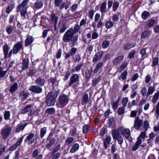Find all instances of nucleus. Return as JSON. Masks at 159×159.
I'll use <instances>...</instances> for the list:
<instances>
[{"mask_svg":"<svg viewBox=\"0 0 159 159\" xmlns=\"http://www.w3.org/2000/svg\"><path fill=\"white\" fill-rule=\"evenodd\" d=\"M74 35L73 28H70L64 34L62 39L63 41L65 43L71 41L72 46H74L77 43L79 38L78 35Z\"/></svg>","mask_w":159,"mask_h":159,"instance_id":"f257e3e1","label":"nucleus"},{"mask_svg":"<svg viewBox=\"0 0 159 159\" xmlns=\"http://www.w3.org/2000/svg\"><path fill=\"white\" fill-rule=\"evenodd\" d=\"M29 0H24L17 7L16 11L17 12H20V15L23 17V18H25V14L27 12V6Z\"/></svg>","mask_w":159,"mask_h":159,"instance_id":"f03ea898","label":"nucleus"},{"mask_svg":"<svg viewBox=\"0 0 159 159\" xmlns=\"http://www.w3.org/2000/svg\"><path fill=\"white\" fill-rule=\"evenodd\" d=\"M55 93L49 92L46 99V103L48 106H51L54 105L56 102L57 96H55Z\"/></svg>","mask_w":159,"mask_h":159,"instance_id":"7ed1b4c3","label":"nucleus"},{"mask_svg":"<svg viewBox=\"0 0 159 159\" xmlns=\"http://www.w3.org/2000/svg\"><path fill=\"white\" fill-rule=\"evenodd\" d=\"M11 131V128L8 125H6L1 130V134L2 138L6 139L10 134Z\"/></svg>","mask_w":159,"mask_h":159,"instance_id":"20e7f679","label":"nucleus"},{"mask_svg":"<svg viewBox=\"0 0 159 159\" xmlns=\"http://www.w3.org/2000/svg\"><path fill=\"white\" fill-rule=\"evenodd\" d=\"M119 133L123 135L127 139H130V133L129 129H124V127H120L116 130Z\"/></svg>","mask_w":159,"mask_h":159,"instance_id":"39448f33","label":"nucleus"},{"mask_svg":"<svg viewBox=\"0 0 159 159\" xmlns=\"http://www.w3.org/2000/svg\"><path fill=\"white\" fill-rule=\"evenodd\" d=\"M112 134L114 140H117L119 144H121L123 142V139L120 133L116 129H114L112 132Z\"/></svg>","mask_w":159,"mask_h":159,"instance_id":"423d86ee","label":"nucleus"},{"mask_svg":"<svg viewBox=\"0 0 159 159\" xmlns=\"http://www.w3.org/2000/svg\"><path fill=\"white\" fill-rule=\"evenodd\" d=\"M79 77L78 74H74L70 77V82L68 83V85L66 88H67L71 87L74 83L79 81Z\"/></svg>","mask_w":159,"mask_h":159,"instance_id":"0eeeda50","label":"nucleus"},{"mask_svg":"<svg viewBox=\"0 0 159 159\" xmlns=\"http://www.w3.org/2000/svg\"><path fill=\"white\" fill-rule=\"evenodd\" d=\"M35 138L34 134L32 133H30L26 137L25 140V142L28 144H31L34 142Z\"/></svg>","mask_w":159,"mask_h":159,"instance_id":"6e6552de","label":"nucleus"},{"mask_svg":"<svg viewBox=\"0 0 159 159\" xmlns=\"http://www.w3.org/2000/svg\"><path fill=\"white\" fill-rule=\"evenodd\" d=\"M23 48L22 43L21 42H19L15 44L13 48V52L16 54L18 53L20 49Z\"/></svg>","mask_w":159,"mask_h":159,"instance_id":"1a4fd4ad","label":"nucleus"},{"mask_svg":"<svg viewBox=\"0 0 159 159\" xmlns=\"http://www.w3.org/2000/svg\"><path fill=\"white\" fill-rule=\"evenodd\" d=\"M143 121L142 120L139 119V117L135 118L134 121V124L133 127L136 129H138L140 128L143 125Z\"/></svg>","mask_w":159,"mask_h":159,"instance_id":"9d476101","label":"nucleus"},{"mask_svg":"<svg viewBox=\"0 0 159 159\" xmlns=\"http://www.w3.org/2000/svg\"><path fill=\"white\" fill-rule=\"evenodd\" d=\"M59 102L61 107H63L68 103V99L66 96L62 95L59 98Z\"/></svg>","mask_w":159,"mask_h":159,"instance_id":"9b49d317","label":"nucleus"},{"mask_svg":"<svg viewBox=\"0 0 159 159\" xmlns=\"http://www.w3.org/2000/svg\"><path fill=\"white\" fill-rule=\"evenodd\" d=\"M29 90L32 92L38 94L42 92V89L39 86L33 85L29 88Z\"/></svg>","mask_w":159,"mask_h":159,"instance_id":"f8f14e48","label":"nucleus"},{"mask_svg":"<svg viewBox=\"0 0 159 159\" xmlns=\"http://www.w3.org/2000/svg\"><path fill=\"white\" fill-rule=\"evenodd\" d=\"M104 54V52L102 51H98L94 56L93 62H96L99 61L103 56Z\"/></svg>","mask_w":159,"mask_h":159,"instance_id":"ddd939ff","label":"nucleus"},{"mask_svg":"<svg viewBox=\"0 0 159 159\" xmlns=\"http://www.w3.org/2000/svg\"><path fill=\"white\" fill-rule=\"evenodd\" d=\"M58 27L61 33H63L66 29V23L63 20H60L59 23Z\"/></svg>","mask_w":159,"mask_h":159,"instance_id":"4468645a","label":"nucleus"},{"mask_svg":"<svg viewBox=\"0 0 159 159\" xmlns=\"http://www.w3.org/2000/svg\"><path fill=\"white\" fill-rule=\"evenodd\" d=\"M45 82V80L41 77H39L37 78L35 81V83L36 84L39 86H43Z\"/></svg>","mask_w":159,"mask_h":159,"instance_id":"2eb2a0df","label":"nucleus"},{"mask_svg":"<svg viewBox=\"0 0 159 159\" xmlns=\"http://www.w3.org/2000/svg\"><path fill=\"white\" fill-rule=\"evenodd\" d=\"M124 59V57L123 55H120L115 58L113 61V64L116 65L119 63Z\"/></svg>","mask_w":159,"mask_h":159,"instance_id":"dca6fc26","label":"nucleus"},{"mask_svg":"<svg viewBox=\"0 0 159 159\" xmlns=\"http://www.w3.org/2000/svg\"><path fill=\"white\" fill-rule=\"evenodd\" d=\"M111 141V137L110 136H107L104 139V145L106 149H107V145L109 144Z\"/></svg>","mask_w":159,"mask_h":159,"instance_id":"f3484780","label":"nucleus"},{"mask_svg":"<svg viewBox=\"0 0 159 159\" xmlns=\"http://www.w3.org/2000/svg\"><path fill=\"white\" fill-rule=\"evenodd\" d=\"M34 41V39L32 36H28L25 42V46L27 47L31 44Z\"/></svg>","mask_w":159,"mask_h":159,"instance_id":"a211bd4d","label":"nucleus"},{"mask_svg":"<svg viewBox=\"0 0 159 159\" xmlns=\"http://www.w3.org/2000/svg\"><path fill=\"white\" fill-rule=\"evenodd\" d=\"M29 94L26 92L23 91L19 94V98L22 101H25L28 97Z\"/></svg>","mask_w":159,"mask_h":159,"instance_id":"6ab92c4d","label":"nucleus"},{"mask_svg":"<svg viewBox=\"0 0 159 159\" xmlns=\"http://www.w3.org/2000/svg\"><path fill=\"white\" fill-rule=\"evenodd\" d=\"M29 59L28 58L24 59L22 62V67L23 70L26 69L28 67Z\"/></svg>","mask_w":159,"mask_h":159,"instance_id":"aec40b11","label":"nucleus"},{"mask_svg":"<svg viewBox=\"0 0 159 159\" xmlns=\"http://www.w3.org/2000/svg\"><path fill=\"white\" fill-rule=\"evenodd\" d=\"M27 125V123H25L21 125H18L16 129V132H19L23 130Z\"/></svg>","mask_w":159,"mask_h":159,"instance_id":"412c9836","label":"nucleus"},{"mask_svg":"<svg viewBox=\"0 0 159 159\" xmlns=\"http://www.w3.org/2000/svg\"><path fill=\"white\" fill-rule=\"evenodd\" d=\"M103 63L102 62H100L98 63L95 66V68L93 70L94 73L98 72L99 70L103 66Z\"/></svg>","mask_w":159,"mask_h":159,"instance_id":"4be33fe9","label":"nucleus"},{"mask_svg":"<svg viewBox=\"0 0 159 159\" xmlns=\"http://www.w3.org/2000/svg\"><path fill=\"white\" fill-rule=\"evenodd\" d=\"M151 33V31L147 30L143 32L141 35V38L145 39L146 38L149 37L150 34Z\"/></svg>","mask_w":159,"mask_h":159,"instance_id":"5701e85b","label":"nucleus"},{"mask_svg":"<svg viewBox=\"0 0 159 159\" xmlns=\"http://www.w3.org/2000/svg\"><path fill=\"white\" fill-rule=\"evenodd\" d=\"M79 148V145L77 143H74L72 146L70 150V153H73L77 151Z\"/></svg>","mask_w":159,"mask_h":159,"instance_id":"b1692460","label":"nucleus"},{"mask_svg":"<svg viewBox=\"0 0 159 159\" xmlns=\"http://www.w3.org/2000/svg\"><path fill=\"white\" fill-rule=\"evenodd\" d=\"M141 142L142 140L141 139L138 138L137 141L132 147V150L133 151H135L137 149L139 146L141 144Z\"/></svg>","mask_w":159,"mask_h":159,"instance_id":"393cba45","label":"nucleus"},{"mask_svg":"<svg viewBox=\"0 0 159 159\" xmlns=\"http://www.w3.org/2000/svg\"><path fill=\"white\" fill-rule=\"evenodd\" d=\"M135 45V43L126 44L124 46V48L125 50H128L134 47Z\"/></svg>","mask_w":159,"mask_h":159,"instance_id":"a878e982","label":"nucleus"},{"mask_svg":"<svg viewBox=\"0 0 159 159\" xmlns=\"http://www.w3.org/2000/svg\"><path fill=\"white\" fill-rule=\"evenodd\" d=\"M8 71V69L4 70L2 68L0 67V80L5 77Z\"/></svg>","mask_w":159,"mask_h":159,"instance_id":"bb28decb","label":"nucleus"},{"mask_svg":"<svg viewBox=\"0 0 159 159\" xmlns=\"http://www.w3.org/2000/svg\"><path fill=\"white\" fill-rule=\"evenodd\" d=\"M100 18V16L99 14L96 13L94 17V21L92 23V26L93 28H95L96 26V22L98 21Z\"/></svg>","mask_w":159,"mask_h":159,"instance_id":"cd10ccee","label":"nucleus"},{"mask_svg":"<svg viewBox=\"0 0 159 159\" xmlns=\"http://www.w3.org/2000/svg\"><path fill=\"white\" fill-rule=\"evenodd\" d=\"M3 50L4 54L5 55V58H7L8 57L9 50V47L7 44H5L3 46Z\"/></svg>","mask_w":159,"mask_h":159,"instance_id":"c85d7f7f","label":"nucleus"},{"mask_svg":"<svg viewBox=\"0 0 159 159\" xmlns=\"http://www.w3.org/2000/svg\"><path fill=\"white\" fill-rule=\"evenodd\" d=\"M39 111L38 110H35L33 108L30 109V113L29 114L30 116H35L37 115Z\"/></svg>","mask_w":159,"mask_h":159,"instance_id":"c756f323","label":"nucleus"},{"mask_svg":"<svg viewBox=\"0 0 159 159\" xmlns=\"http://www.w3.org/2000/svg\"><path fill=\"white\" fill-rule=\"evenodd\" d=\"M83 64L80 63L78 64L75 67V69H71V71L73 73H75L76 72L79 71L83 66Z\"/></svg>","mask_w":159,"mask_h":159,"instance_id":"7c9ffc66","label":"nucleus"},{"mask_svg":"<svg viewBox=\"0 0 159 159\" xmlns=\"http://www.w3.org/2000/svg\"><path fill=\"white\" fill-rule=\"evenodd\" d=\"M51 20L54 21V27L55 29L56 28V25L57 22L58 17L56 16L54 14H52L51 15Z\"/></svg>","mask_w":159,"mask_h":159,"instance_id":"2f4dec72","label":"nucleus"},{"mask_svg":"<svg viewBox=\"0 0 159 159\" xmlns=\"http://www.w3.org/2000/svg\"><path fill=\"white\" fill-rule=\"evenodd\" d=\"M43 3L41 1H38L36 2L34 6L36 9H39L43 6Z\"/></svg>","mask_w":159,"mask_h":159,"instance_id":"473e14b6","label":"nucleus"},{"mask_svg":"<svg viewBox=\"0 0 159 159\" xmlns=\"http://www.w3.org/2000/svg\"><path fill=\"white\" fill-rule=\"evenodd\" d=\"M74 139L71 137L67 138L65 141L66 144L67 146L73 142Z\"/></svg>","mask_w":159,"mask_h":159,"instance_id":"72a5a7b5","label":"nucleus"},{"mask_svg":"<svg viewBox=\"0 0 159 159\" xmlns=\"http://www.w3.org/2000/svg\"><path fill=\"white\" fill-rule=\"evenodd\" d=\"M107 2H103L101 4L100 7V11L102 13L106 12Z\"/></svg>","mask_w":159,"mask_h":159,"instance_id":"f704fd0d","label":"nucleus"},{"mask_svg":"<svg viewBox=\"0 0 159 159\" xmlns=\"http://www.w3.org/2000/svg\"><path fill=\"white\" fill-rule=\"evenodd\" d=\"M18 87V84L15 83L12 85L11 86L9 89V91L11 93H12L16 90Z\"/></svg>","mask_w":159,"mask_h":159,"instance_id":"c9c22d12","label":"nucleus"},{"mask_svg":"<svg viewBox=\"0 0 159 159\" xmlns=\"http://www.w3.org/2000/svg\"><path fill=\"white\" fill-rule=\"evenodd\" d=\"M150 15V13L147 11H144L141 14L142 18L144 19H147Z\"/></svg>","mask_w":159,"mask_h":159,"instance_id":"e433bc0d","label":"nucleus"},{"mask_svg":"<svg viewBox=\"0 0 159 159\" xmlns=\"http://www.w3.org/2000/svg\"><path fill=\"white\" fill-rule=\"evenodd\" d=\"M101 80V77L100 76H99L97 78L94 79L92 81V85L95 86Z\"/></svg>","mask_w":159,"mask_h":159,"instance_id":"4c0bfd02","label":"nucleus"},{"mask_svg":"<svg viewBox=\"0 0 159 159\" xmlns=\"http://www.w3.org/2000/svg\"><path fill=\"white\" fill-rule=\"evenodd\" d=\"M155 91L154 87H149L148 89V92L147 93V96L148 97L150 95L152 94Z\"/></svg>","mask_w":159,"mask_h":159,"instance_id":"58836bf2","label":"nucleus"},{"mask_svg":"<svg viewBox=\"0 0 159 159\" xmlns=\"http://www.w3.org/2000/svg\"><path fill=\"white\" fill-rule=\"evenodd\" d=\"M156 22V21L154 19H151L147 21V27H150L152 26Z\"/></svg>","mask_w":159,"mask_h":159,"instance_id":"ea45409f","label":"nucleus"},{"mask_svg":"<svg viewBox=\"0 0 159 159\" xmlns=\"http://www.w3.org/2000/svg\"><path fill=\"white\" fill-rule=\"evenodd\" d=\"M113 26V22L111 20L107 21L105 24V26L107 29H109Z\"/></svg>","mask_w":159,"mask_h":159,"instance_id":"a19ab883","label":"nucleus"},{"mask_svg":"<svg viewBox=\"0 0 159 159\" xmlns=\"http://www.w3.org/2000/svg\"><path fill=\"white\" fill-rule=\"evenodd\" d=\"M110 44V42L107 40H105L102 43V46L103 48L105 49L107 48Z\"/></svg>","mask_w":159,"mask_h":159,"instance_id":"79ce46f5","label":"nucleus"},{"mask_svg":"<svg viewBox=\"0 0 159 159\" xmlns=\"http://www.w3.org/2000/svg\"><path fill=\"white\" fill-rule=\"evenodd\" d=\"M31 107V105H29L24 108L21 111V113L23 114H25L29 110H30V108Z\"/></svg>","mask_w":159,"mask_h":159,"instance_id":"37998d69","label":"nucleus"},{"mask_svg":"<svg viewBox=\"0 0 159 159\" xmlns=\"http://www.w3.org/2000/svg\"><path fill=\"white\" fill-rule=\"evenodd\" d=\"M127 62H124L120 66V68L118 69V71L119 72H121L123 71L125 68L126 67L127 65Z\"/></svg>","mask_w":159,"mask_h":159,"instance_id":"c03bdc74","label":"nucleus"},{"mask_svg":"<svg viewBox=\"0 0 159 159\" xmlns=\"http://www.w3.org/2000/svg\"><path fill=\"white\" fill-rule=\"evenodd\" d=\"M11 115L10 112L9 111H5L4 115V117L5 120H8L9 119Z\"/></svg>","mask_w":159,"mask_h":159,"instance_id":"a18cd8bd","label":"nucleus"},{"mask_svg":"<svg viewBox=\"0 0 159 159\" xmlns=\"http://www.w3.org/2000/svg\"><path fill=\"white\" fill-rule=\"evenodd\" d=\"M47 128L45 127H44L41 129L40 131V137L42 138L45 135L46 132Z\"/></svg>","mask_w":159,"mask_h":159,"instance_id":"49530a36","label":"nucleus"},{"mask_svg":"<svg viewBox=\"0 0 159 159\" xmlns=\"http://www.w3.org/2000/svg\"><path fill=\"white\" fill-rule=\"evenodd\" d=\"M128 98L125 97H123L122 100V104L124 107H126L128 102Z\"/></svg>","mask_w":159,"mask_h":159,"instance_id":"de8ad7c7","label":"nucleus"},{"mask_svg":"<svg viewBox=\"0 0 159 159\" xmlns=\"http://www.w3.org/2000/svg\"><path fill=\"white\" fill-rule=\"evenodd\" d=\"M118 102L114 101L113 100L111 101L112 107L114 110L117 109L118 106Z\"/></svg>","mask_w":159,"mask_h":159,"instance_id":"09e8293b","label":"nucleus"},{"mask_svg":"<svg viewBox=\"0 0 159 159\" xmlns=\"http://www.w3.org/2000/svg\"><path fill=\"white\" fill-rule=\"evenodd\" d=\"M159 97V93H156L153 96L152 99V102L153 103H156Z\"/></svg>","mask_w":159,"mask_h":159,"instance_id":"8fccbe9b","label":"nucleus"},{"mask_svg":"<svg viewBox=\"0 0 159 159\" xmlns=\"http://www.w3.org/2000/svg\"><path fill=\"white\" fill-rule=\"evenodd\" d=\"M55 142V139H52L47 144L46 147L47 148H49L52 147V146L54 144Z\"/></svg>","mask_w":159,"mask_h":159,"instance_id":"3c124183","label":"nucleus"},{"mask_svg":"<svg viewBox=\"0 0 159 159\" xmlns=\"http://www.w3.org/2000/svg\"><path fill=\"white\" fill-rule=\"evenodd\" d=\"M92 70L89 69H87L86 70L85 75L87 78H89L91 76L92 74Z\"/></svg>","mask_w":159,"mask_h":159,"instance_id":"603ef678","label":"nucleus"},{"mask_svg":"<svg viewBox=\"0 0 159 159\" xmlns=\"http://www.w3.org/2000/svg\"><path fill=\"white\" fill-rule=\"evenodd\" d=\"M89 129V125H85L83 126V132L84 133H87L88 132Z\"/></svg>","mask_w":159,"mask_h":159,"instance_id":"864d4df0","label":"nucleus"},{"mask_svg":"<svg viewBox=\"0 0 159 159\" xmlns=\"http://www.w3.org/2000/svg\"><path fill=\"white\" fill-rule=\"evenodd\" d=\"M55 111V110L53 108H48L46 110V113L48 115L52 114L54 113Z\"/></svg>","mask_w":159,"mask_h":159,"instance_id":"5fc2aeb1","label":"nucleus"},{"mask_svg":"<svg viewBox=\"0 0 159 159\" xmlns=\"http://www.w3.org/2000/svg\"><path fill=\"white\" fill-rule=\"evenodd\" d=\"M119 3L117 1H115L113 3V9L114 11H116L119 6Z\"/></svg>","mask_w":159,"mask_h":159,"instance_id":"6e6d98bb","label":"nucleus"},{"mask_svg":"<svg viewBox=\"0 0 159 159\" xmlns=\"http://www.w3.org/2000/svg\"><path fill=\"white\" fill-rule=\"evenodd\" d=\"M119 17L117 15L113 14L112 16V20L114 22H116L118 21Z\"/></svg>","mask_w":159,"mask_h":159,"instance_id":"4d7b16f0","label":"nucleus"},{"mask_svg":"<svg viewBox=\"0 0 159 159\" xmlns=\"http://www.w3.org/2000/svg\"><path fill=\"white\" fill-rule=\"evenodd\" d=\"M127 72L125 70L124 71L121 75L120 77L123 80H125L126 78L127 75Z\"/></svg>","mask_w":159,"mask_h":159,"instance_id":"13d9d810","label":"nucleus"},{"mask_svg":"<svg viewBox=\"0 0 159 159\" xmlns=\"http://www.w3.org/2000/svg\"><path fill=\"white\" fill-rule=\"evenodd\" d=\"M147 89L145 87L143 88L141 91V94L143 97H148L147 96Z\"/></svg>","mask_w":159,"mask_h":159,"instance_id":"bf43d9fd","label":"nucleus"},{"mask_svg":"<svg viewBox=\"0 0 159 159\" xmlns=\"http://www.w3.org/2000/svg\"><path fill=\"white\" fill-rule=\"evenodd\" d=\"M158 63V58L157 57H155L153 58L152 65L153 66H157Z\"/></svg>","mask_w":159,"mask_h":159,"instance_id":"052dcab7","label":"nucleus"},{"mask_svg":"<svg viewBox=\"0 0 159 159\" xmlns=\"http://www.w3.org/2000/svg\"><path fill=\"white\" fill-rule=\"evenodd\" d=\"M80 26L79 25H76L74 28V29H73V31L74 34H76L78 32V30L80 28Z\"/></svg>","mask_w":159,"mask_h":159,"instance_id":"680f3d73","label":"nucleus"},{"mask_svg":"<svg viewBox=\"0 0 159 159\" xmlns=\"http://www.w3.org/2000/svg\"><path fill=\"white\" fill-rule=\"evenodd\" d=\"M14 7V6L12 5H9L7 8L6 9V12L7 13H9L12 10Z\"/></svg>","mask_w":159,"mask_h":159,"instance_id":"e2e57ef3","label":"nucleus"},{"mask_svg":"<svg viewBox=\"0 0 159 159\" xmlns=\"http://www.w3.org/2000/svg\"><path fill=\"white\" fill-rule=\"evenodd\" d=\"M5 149V147L3 144L0 145V156L2 155Z\"/></svg>","mask_w":159,"mask_h":159,"instance_id":"0e129e2a","label":"nucleus"},{"mask_svg":"<svg viewBox=\"0 0 159 159\" xmlns=\"http://www.w3.org/2000/svg\"><path fill=\"white\" fill-rule=\"evenodd\" d=\"M13 28L11 27H9L7 28L6 31L8 34H11L13 32Z\"/></svg>","mask_w":159,"mask_h":159,"instance_id":"69168bd1","label":"nucleus"},{"mask_svg":"<svg viewBox=\"0 0 159 159\" xmlns=\"http://www.w3.org/2000/svg\"><path fill=\"white\" fill-rule=\"evenodd\" d=\"M61 145L60 144H58L54 148V150L52 153V155L54 154L60 148Z\"/></svg>","mask_w":159,"mask_h":159,"instance_id":"338daca9","label":"nucleus"},{"mask_svg":"<svg viewBox=\"0 0 159 159\" xmlns=\"http://www.w3.org/2000/svg\"><path fill=\"white\" fill-rule=\"evenodd\" d=\"M143 127L145 130H147L149 127V124L148 120L145 121L143 123Z\"/></svg>","mask_w":159,"mask_h":159,"instance_id":"774afa93","label":"nucleus"}]
</instances>
